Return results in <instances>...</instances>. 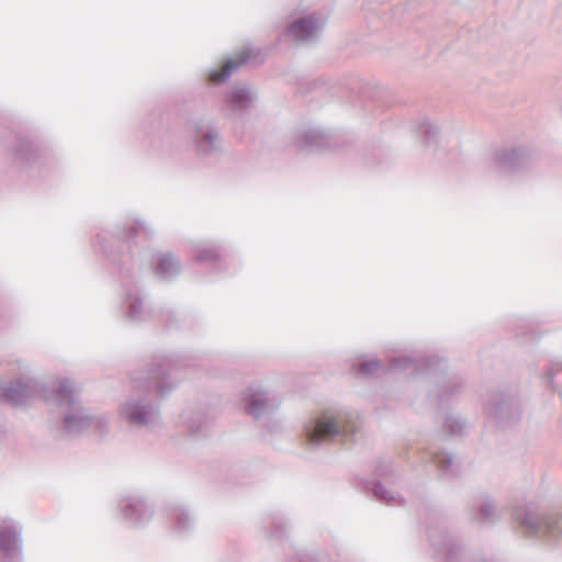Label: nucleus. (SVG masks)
<instances>
[{"label": "nucleus", "instance_id": "33", "mask_svg": "<svg viewBox=\"0 0 562 562\" xmlns=\"http://www.w3.org/2000/svg\"><path fill=\"white\" fill-rule=\"evenodd\" d=\"M180 317L181 315L173 310H167L161 312V318L166 323V326L169 328H175L180 326Z\"/></svg>", "mask_w": 562, "mask_h": 562}, {"label": "nucleus", "instance_id": "8", "mask_svg": "<svg viewBox=\"0 0 562 562\" xmlns=\"http://www.w3.org/2000/svg\"><path fill=\"white\" fill-rule=\"evenodd\" d=\"M193 125V143L196 154L202 158L218 157L224 151V140L214 119H195Z\"/></svg>", "mask_w": 562, "mask_h": 562}, {"label": "nucleus", "instance_id": "28", "mask_svg": "<svg viewBox=\"0 0 562 562\" xmlns=\"http://www.w3.org/2000/svg\"><path fill=\"white\" fill-rule=\"evenodd\" d=\"M445 427L453 436H462L467 430V422L460 416L448 415L445 420Z\"/></svg>", "mask_w": 562, "mask_h": 562}, {"label": "nucleus", "instance_id": "23", "mask_svg": "<svg viewBox=\"0 0 562 562\" xmlns=\"http://www.w3.org/2000/svg\"><path fill=\"white\" fill-rule=\"evenodd\" d=\"M263 524V529L268 537L279 541H283L288 537L290 524L283 514H272L265 519Z\"/></svg>", "mask_w": 562, "mask_h": 562}, {"label": "nucleus", "instance_id": "34", "mask_svg": "<svg viewBox=\"0 0 562 562\" xmlns=\"http://www.w3.org/2000/svg\"><path fill=\"white\" fill-rule=\"evenodd\" d=\"M517 321L519 324L514 327V330L516 331L517 336L527 334H530L532 336L535 335V327L531 321L526 318H518Z\"/></svg>", "mask_w": 562, "mask_h": 562}, {"label": "nucleus", "instance_id": "13", "mask_svg": "<svg viewBox=\"0 0 562 562\" xmlns=\"http://www.w3.org/2000/svg\"><path fill=\"white\" fill-rule=\"evenodd\" d=\"M536 153L528 146L504 147L494 154L498 170L503 173H519L527 170L536 159Z\"/></svg>", "mask_w": 562, "mask_h": 562}, {"label": "nucleus", "instance_id": "9", "mask_svg": "<svg viewBox=\"0 0 562 562\" xmlns=\"http://www.w3.org/2000/svg\"><path fill=\"white\" fill-rule=\"evenodd\" d=\"M50 387L45 386L32 376H20L1 386L0 398L12 406H22L34 398H42L46 403V395Z\"/></svg>", "mask_w": 562, "mask_h": 562}, {"label": "nucleus", "instance_id": "25", "mask_svg": "<svg viewBox=\"0 0 562 562\" xmlns=\"http://www.w3.org/2000/svg\"><path fill=\"white\" fill-rule=\"evenodd\" d=\"M325 143V135L322 131L316 128H308L297 138V146L300 148H313L323 146Z\"/></svg>", "mask_w": 562, "mask_h": 562}, {"label": "nucleus", "instance_id": "20", "mask_svg": "<svg viewBox=\"0 0 562 562\" xmlns=\"http://www.w3.org/2000/svg\"><path fill=\"white\" fill-rule=\"evenodd\" d=\"M193 258L199 263L218 266L224 259L223 248L213 241H200L194 245Z\"/></svg>", "mask_w": 562, "mask_h": 562}, {"label": "nucleus", "instance_id": "15", "mask_svg": "<svg viewBox=\"0 0 562 562\" xmlns=\"http://www.w3.org/2000/svg\"><path fill=\"white\" fill-rule=\"evenodd\" d=\"M327 18L313 12L291 22L286 27L289 37L295 41H308L317 37L325 27Z\"/></svg>", "mask_w": 562, "mask_h": 562}, {"label": "nucleus", "instance_id": "22", "mask_svg": "<svg viewBox=\"0 0 562 562\" xmlns=\"http://www.w3.org/2000/svg\"><path fill=\"white\" fill-rule=\"evenodd\" d=\"M168 518L172 528L178 533L184 535L194 527V516L182 505H173L168 508Z\"/></svg>", "mask_w": 562, "mask_h": 562}, {"label": "nucleus", "instance_id": "1", "mask_svg": "<svg viewBox=\"0 0 562 562\" xmlns=\"http://www.w3.org/2000/svg\"><path fill=\"white\" fill-rule=\"evenodd\" d=\"M150 235L151 229L144 221H135L115 234L102 232L97 236L103 255L119 269L122 311L124 318L132 324H140L151 317L139 284V268L130 249L134 239H146Z\"/></svg>", "mask_w": 562, "mask_h": 562}, {"label": "nucleus", "instance_id": "24", "mask_svg": "<svg viewBox=\"0 0 562 562\" xmlns=\"http://www.w3.org/2000/svg\"><path fill=\"white\" fill-rule=\"evenodd\" d=\"M431 462L436 465L439 475L442 479H447L456 474L452 454L445 451L435 452L431 454Z\"/></svg>", "mask_w": 562, "mask_h": 562}, {"label": "nucleus", "instance_id": "18", "mask_svg": "<svg viewBox=\"0 0 562 562\" xmlns=\"http://www.w3.org/2000/svg\"><path fill=\"white\" fill-rule=\"evenodd\" d=\"M153 270L165 280H172L181 273V262L171 251H160L153 256Z\"/></svg>", "mask_w": 562, "mask_h": 562}, {"label": "nucleus", "instance_id": "17", "mask_svg": "<svg viewBox=\"0 0 562 562\" xmlns=\"http://www.w3.org/2000/svg\"><path fill=\"white\" fill-rule=\"evenodd\" d=\"M259 50L255 48H245L238 55L237 59H228L223 70L211 69L207 75V80L212 83H222L226 81L233 71L237 70L239 66L251 63L259 55Z\"/></svg>", "mask_w": 562, "mask_h": 562}, {"label": "nucleus", "instance_id": "30", "mask_svg": "<svg viewBox=\"0 0 562 562\" xmlns=\"http://www.w3.org/2000/svg\"><path fill=\"white\" fill-rule=\"evenodd\" d=\"M418 131L424 135L427 142L436 140L439 132L437 125L432 124L428 120H425L419 124Z\"/></svg>", "mask_w": 562, "mask_h": 562}, {"label": "nucleus", "instance_id": "26", "mask_svg": "<svg viewBox=\"0 0 562 562\" xmlns=\"http://www.w3.org/2000/svg\"><path fill=\"white\" fill-rule=\"evenodd\" d=\"M352 368L357 375L370 376L376 373L382 368V363L379 359L373 358L369 360H363L358 364H353Z\"/></svg>", "mask_w": 562, "mask_h": 562}, {"label": "nucleus", "instance_id": "4", "mask_svg": "<svg viewBox=\"0 0 562 562\" xmlns=\"http://www.w3.org/2000/svg\"><path fill=\"white\" fill-rule=\"evenodd\" d=\"M447 361L437 356H403L390 361L387 370L404 373L407 376L425 378L435 383L430 391L437 398L440 408L448 407L456 401L463 387L464 380L459 374H448Z\"/></svg>", "mask_w": 562, "mask_h": 562}, {"label": "nucleus", "instance_id": "6", "mask_svg": "<svg viewBox=\"0 0 562 562\" xmlns=\"http://www.w3.org/2000/svg\"><path fill=\"white\" fill-rule=\"evenodd\" d=\"M487 424L495 430L505 431L519 425L522 405L519 396L508 390H493L482 400Z\"/></svg>", "mask_w": 562, "mask_h": 562}, {"label": "nucleus", "instance_id": "35", "mask_svg": "<svg viewBox=\"0 0 562 562\" xmlns=\"http://www.w3.org/2000/svg\"><path fill=\"white\" fill-rule=\"evenodd\" d=\"M5 434L4 428L0 425V438Z\"/></svg>", "mask_w": 562, "mask_h": 562}, {"label": "nucleus", "instance_id": "10", "mask_svg": "<svg viewBox=\"0 0 562 562\" xmlns=\"http://www.w3.org/2000/svg\"><path fill=\"white\" fill-rule=\"evenodd\" d=\"M154 507L140 494H126L117 501V514L132 528H142L154 517Z\"/></svg>", "mask_w": 562, "mask_h": 562}, {"label": "nucleus", "instance_id": "14", "mask_svg": "<svg viewBox=\"0 0 562 562\" xmlns=\"http://www.w3.org/2000/svg\"><path fill=\"white\" fill-rule=\"evenodd\" d=\"M22 528L9 518H0V562H11L22 552Z\"/></svg>", "mask_w": 562, "mask_h": 562}, {"label": "nucleus", "instance_id": "11", "mask_svg": "<svg viewBox=\"0 0 562 562\" xmlns=\"http://www.w3.org/2000/svg\"><path fill=\"white\" fill-rule=\"evenodd\" d=\"M9 151L12 165L20 170L40 166L45 155L38 143L31 136L21 133L14 135Z\"/></svg>", "mask_w": 562, "mask_h": 562}, {"label": "nucleus", "instance_id": "3", "mask_svg": "<svg viewBox=\"0 0 562 562\" xmlns=\"http://www.w3.org/2000/svg\"><path fill=\"white\" fill-rule=\"evenodd\" d=\"M46 404L49 406L47 425L55 437L77 438L93 429L102 438L109 432V416L85 406L70 379L59 380L50 386Z\"/></svg>", "mask_w": 562, "mask_h": 562}, {"label": "nucleus", "instance_id": "21", "mask_svg": "<svg viewBox=\"0 0 562 562\" xmlns=\"http://www.w3.org/2000/svg\"><path fill=\"white\" fill-rule=\"evenodd\" d=\"M181 420L186 431L191 437L204 436L210 427V418L203 411H186Z\"/></svg>", "mask_w": 562, "mask_h": 562}, {"label": "nucleus", "instance_id": "31", "mask_svg": "<svg viewBox=\"0 0 562 562\" xmlns=\"http://www.w3.org/2000/svg\"><path fill=\"white\" fill-rule=\"evenodd\" d=\"M375 473L378 476L387 479L394 475V462L391 459L379 461L375 467Z\"/></svg>", "mask_w": 562, "mask_h": 562}, {"label": "nucleus", "instance_id": "16", "mask_svg": "<svg viewBox=\"0 0 562 562\" xmlns=\"http://www.w3.org/2000/svg\"><path fill=\"white\" fill-rule=\"evenodd\" d=\"M469 510L471 518L483 527H491L501 518L494 499L486 494L474 498Z\"/></svg>", "mask_w": 562, "mask_h": 562}, {"label": "nucleus", "instance_id": "29", "mask_svg": "<svg viewBox=\"0 0 562 562\" xmlns=\"http://www.w3.org/2000/svg\"><path fill=\"white\" fill-rule=\"evenodd\" d=\"M289 562H322L321 557L316 551L313 550H297L293 557L290 558Z\"/></svg>", "mask_w": 562, "mask_h": 562}, {"label": "nucleus", "instance_id": "5", "mask_svg": "<svg viewBox=\"0 0 562 562\" xmlns=\"http://www.w3.org/2000/svg\"><path fill=\"white\" fill-rule=\"evenodd\" d=\"M361 422L350 411L325 412L310 418L304 425L306 441L314 447L325 442L350 446L360 436Z\"/></svg>", "mask_w": 562, "mask_h": 562}, {"label": "nucleus", "instance_id": "36", "mask_svg": "<svg viewBox=\"0 0 562 562\" xmlns=\"http://www.w3.org/2000/svg\"><path fill=\"white\" fill-rule=\"evenodd\" d=\"M220 562H236V561H227V560H223V561H220Z\"/></svg>", "mask_w": 562, "mask_h": 562}, {"label": "nucleus", "instance_id": "7", "mask_svg": "<svg viewBox=\"0 0 562 562\" xmlns=\"http://www.w3.org/2000/svg\"><path fill=\"white\" fill-rule=\"evenodd\" d=\"M513 517L529 535L544 540L562 537V516L555 513H538L532 504H517Z\"/></svg>", "mask_w": 562, "mask_h": 562}, {"label": "nucleus", "instance_id": "32", "mask_svg": "<svg viewBox=\"0 0 562 562\" xmlns=\"http://www.w3.org/2000/svg\"><path fill=\"white\" fill-rule=\"evenodd\" d=\"M558 370H562V360L551 361L549 369L542 375L543 382L553 390H555L553 378Z\"/></svg>", "mask_w": 562, "mask_h": 562}, {"label": "nucleus", "instance_id": "12", "mask_svg": "<svg viewBox=\"0 0 562 562\" xmlns=\"http://www.w3.org/2000/svg\"><path fill=\"white\" fill-rule=\"evenodd\" d=\"M243 404L248 416L260 420L272 415L278 409L280 401L261 385L252 384L245 391Z\"/></svg>", "mask_w": 562, "mask_h": 562}, {"label": "nucleus", "instance_id": "27", "mask_svg": "<svg viewBox=\"0 0 562 562\" xmlns=\"http://www.w3.org/2000/svg\"><path fill=\"white\" fill-rule=\"evenodd\" d=\"M368 490H370L373 496L380 502L389 504L392 501L396 499L395 495L390 490H387L380 481L370 482L368 484Z\"/></svg>", "mask_w": 562, "mask_h": 562}, {"label": "nucleus", "instance_id": "2", "mask_svg": "<svg viewBox=\"0 0 562 562\" xmlns=\"http://www.w3.org/2000/svg\"><path fill=\"white\" fill-rule=\"evenodd\" d=\"M187 360L179 357H155L144 371L134 373L131 378L135 390H143L144 394L128 396L119 408V416L131 429H151L160 417L159 406L149 397L156 392L164 397L176 387L173 371L180 367H188Z\"/></svg>", "mask_w": 562, "mask_h": 562}, {"label": "nucleus", "instance_id": "19", "mask_svg": "<svg viewBox=\"0 0 562 562\" xmlns=\"http://www.w3.org/2000/svg\"><path fill=\"white\" fill-rule=\"evenodd\" d=\"M256 99V90L247 85H244L233 88L225 95V104L232 114H239L247 111Z\"/></svg>", "mask_w": 562, "mask_h": 562}]
</instances>
